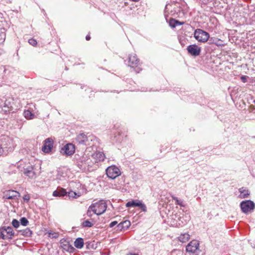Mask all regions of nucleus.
I'll return each mask as SVG.
<instances>
[{
    "label": "nucleus",
    "mask_w": 255,
    "mask_h": 255,
    "mask_svg": "<svg viewBox=\"0 0 255 255\" xmlns=\"http://www.w3.org/2000/svg\"><path fill=\"white\" fill-rule=\"evenodd\" d=\"M107 208L106 202L103 200H100L90 206L87 210V215L88 217H91L93 215L92 212H93L97 215H100L106 211Z\"/></svg>",
    "instance_id": "1"
},
{
    "label": "nucleus",
    "mask_w": 255,
    "mask_h": 255,
    "mask_svg": "<svg viewBox=\"0 0 255 255\" xmlns=\"http://www.w3.org/2000/svg\"><path fill=\"white\" fill-rule=\"evenodd\" d=\"M194 37L199 42H206L210 38L209 34L200 29H196L194 32Z\"/></svg>",
    "instance_id": "2"
},
{
    "label": "nucleus",
    "mask_w": 255,
    "mask_h": 255,
    "mask_svg": "<svg viewBox=\"0 0 255 255\" xmlns=\"http://www.w3.org/2000/svg\"><path fill=\"white\" fill-rule=\"evenodd\" d=\"M14 235L11 227H2L0 228V238L3 240L11 239Z\"/></svg>",
    "instance_id": "3"
},
{
    "label": "nucleus",
    "mask_w": 255,
    "mask_h": 255,
    "mask_svg": "<svg viewBox=\"0 0 255 255\" xmlns=\"http://www.w3.org/2000/svg\"><path fill=\"white\" fill-rule=\"evenodd\" d=\"M106 174L108 177L111 179H115L121 175L120 169L115 165L109 166L106 169Z\"/></svg>",
    "instance_id": "4"
},
{
    "label": "nucleus",
    "mask_w": 255,
    "mask_h": 255,
    "mask_svg": "<svg viewBox=\"0 0 255 255\" xmlns=\"http://www.w3.org/2000/svg\"><path fill=\"white\" fill-rule=\"evenodd\" d=\"M240 206L242 211L245 213H247L254 209L255 204L251 200H246L242 202Z\"/></svg>",
    "instance_id": "5"
},
{
    "label": "nucleus",
    "mask_w": 255,
    "mask_h": 255,
    "mask_svg": "<svg viewBox=\"0 0 255 255\" xmlns=\"http://www.w3.org/2000/svg\"><path fill=\"white\" fill-rule=\"evenodd\" d=\"M75 151V146L72 143H67L61 149V153L63 155L70 156L73 155Z\"/></svg>",
    "instance_id": "6"
},
{
    "label": "nucleus",
    "mask_w": 255,
    "mask_h": 255,
    "mask_svg": "<svg viewBox=\"0 0 255 255\" xmlns=\"http://www.w3.org/2000/svg\"><path fill=\"white\" fill-rule=\"evenodd\" d=\"M53 140L51 138H47L44 141L42 150L45 153H48L51 151L53 146Z\"/></svg>",
    "instance_id": "7"
},
{
    "label": "nucleus",
    "mask_w": 255,
    "mask_h": 255,
    "mask_svg": "<svg viewBox=\"0 0 255 255\" xmlns=\"http://www.w3.org/2000/svg\"><path fill=\"white\" fill-rule=\"evenodd\" d=\"M20 196V193L15 190H6L3 192L2 198L3 199H14Z\"/></svg>",
    "instance_id": "8"
},
{
    "label": "nucleus",
    "mask_w": 255,
    "mask_h": 255,
    "mask_svg": "<svg viewBox=\"0 0 255 255\" xmlns=\"http://www.w3.org/2000/svg\"><path fill=\"white\" fill-rule=\"evenodd\" d=\"M126 206L127 207H139L142 210V211H143V212L146 211V206L140 201L132 200V201H129L127 203Z\"/></svg>",
    "instance_id": "9"
},
{
    "label": "nucleus",
    "mask_w": 255,
    "mask_h": 255,
    "mask_svg": "<svg viewBox=\"0 0 255 255\" xmlns=\"http://www.w3.org/2000/svg\"><path fill=\"white\" fill-rule=\"evenodd\" d=\"M199 244L197 240H192L186 246L187 252L194 253L199 248Z\"/></svg>",
    "instance_id": "10"
},
{
    "label": "nucleus",
    "mask_w": 255,
    "mask_h": 255,
    "mask_svg": "<svg viewBox=\"0 0 255 255\" xmlns=\"http://www.w3.org/2000/svg\"><path fill=\"white\" fill-rule=\"evenodd\" d=\"M128 65L131 67H136L139 65V60L134 53L129 55L128 58Z\"/></svg>",
    "instance_id": "11"
},
{
    "label": "nucleus",
    "mask_w": 255,
    "mask_h": 255,
    "mask_svg": "<svg viewBox=\"0 0 255 255\" xmlns=\"http://www.w3.org/2000/svg\"><path fill=\"white\" fill-rule=\"evenodd\" d=\"M187 49L189 54L195 56L199 55L201 52V48L195 44L188 46Z\"/></svg>",
    "instance_id": "12"
},
{
    "label": "nucleus",
    "mask_w": 255,
    "mask_h": 255,
    "mask_svg": "<svg viewBox=\"0 0 255 255\" xmlns=\"http://www.w3.org/2000/svg\"><path fill=\"white\" fill-rule=\"evenodd\" d=\"M33 170V167L32 165L28 166L26 168H24L23 173L28 177L32 178L34 177L35 175V173Z\"/></svg>",
    "instance_id": "13"
},
{
    "label": "nucleus",
    "mask_w": 255,
    "mask_h": 255,
    "mask_svg": "<svg viewBox=\"0 0 255 255\" xmlns=\"http://www.w3.org/2000/svg\"><path fill=\"white\" fill-rule=\"evenodd\" d=\"M14 100L13 98L8 97L7 98L4 102V107L6 108L5 111H10L12 110L13 105L14 104Z\"/></svg>",
    "instance_id": "14"
},
{
    "label": "nucleus",
    "mask_w": 255,
    "mask_h": 255,
    "mask_svg": "<svg viewBox=\"0 0 255 255\" xmlns=\"http://www.w3.org/2000/svg\"><path fill=\"white\" fill-rule=\"evenodd\" d=\"M92 156L96 159V161L97 162L103 161L105 158V154L102 152H97L94 153Z\"/></svg>",
    "instance_id": "15"
},
{
    "label": "nucleus",
    "mask_w": 255,
    "mask_h": 255,
    "mask_svg": "<svg viewBox=\"0 0 255 255\" xmlns=\"http://www.w3.org/2000/svg\"><path fill=\"white\" fill-rule=\"evenodd\" d=\"M67 194L66 190L63 188H58L53 192V195L55 197L64 196Z\"/></svg>",
    "instance_id": "16"
},
{
    "label": "nucleus",
    "mask_w": 255,
    "mask_h": 255,
    "mask_svg": "<svg viewBox=\"0 0 255 255\" xmlns=\"http://www.w3.org/2000/svg\"><path fill=\"white\" fill-rule=\"evenodd\" d=\"M76 140L79 144H83L87 141L88 138L84 133H81L77 136Z\"/></svg>",
    "instance_id": "17"
},
{
    "label": "nucleus",
    "mask_w": 255,
    "mask_h": 255,
    "mask_svg": "<svg viewBox=\"0 0 255 255\" xmlns=\"http://www.w3.org/2000/svg\"><path fill=\"white\" fill-rule=\"evenodd\" d=\"M209 43L210 44H215L217 46H223L222 40L216 37H211L209 38Z\"/></svg>",
    "instance_id": "18"
},
{
    "label": "nucleus",
    "mask_w": 255,
    "mask_h": 255,
    "mask_svg": "<svg viewBox=\"0 0 255 255\" xmlns=\"http://www.w3.org/2000/svg\"><path fill=\"white\" fill-rule=\"evenodd\" d=\"M130 226V222L128 220H126L123 222L120 223L118 225V228L120 230H125L127 229Z\"/></svg>",
    "instance_id": "19"
},
{
    "label": "nucleus",
    "mask_w": 255,
    "mask_h": 255,
    "mask_svg": "<svg viewBox=\"0 0 255 255\" xmlns=\"http://www.w3.org/2000/svg\"><path fill=\"white\" fill-rule=\"evenodd\" d=\"M74 246L78 249H81L84 246V241L82 238L77 239L74 242Z\"/></svg>",
    "instance_id": "20"
},
{
    "label": "nucleus",
    "mask_w": 255,
    "mask_h": 255,
    "mask_svg": "<svg viewBox=\"0 0 255 255\" xmlns=\"http://www.w3.org/2000/svg\"><path fill=\"white\" fill-rule=\"evenodd\" d=\"M180 242L182 243H186L190 239V235L188 234H181L178 238Z\"/></svg>",
    "instance_id": "21"
},
{
    "label": "nucleus",
    "mask_w": 255,
    "mask_h": 255,
    "mask_svg": "<svg viewBox=\"0 0 255 255\" xmlns=\"http://www.w3.org/2000/svg\"><path fill=\"white\" fill-rule=\"evenodd\" d=\"M240 197L241 198H245L248 197L250 194L249 190L245 189L244 188H242L240 189Z\"/></svg>",
    "instance_id": "22"
},
{
    "label": "nucleus",
    "mask_w": 255,
    "mask_h": 255,
    "mask_svg": "<svg viewBox=\"0 0 255 255\" xmlns=\"http://www.w3.org/2000/svg\"><path fill=\"white\" fill-rule=\"evenodd\" d=\"M24 116L27 120L33 119L34 118V115L29 110H25L24 112Z\"/></svg>",
    "instance_id": "23"
},
{
    "label": "nucleus",
    "mask_w": 255,
    "mask_h": 255,
    "mask_svg": "<svg viewBox=\"0 0 255 255\" xmlns=\"http://www.w3.org/2000/svg\"><path fill=\"white\" fill-rule=\"evenodd\" d=\"M10 140L8 138H4V140L1 144L2 147H3L4 149L8 148V146L10 145Z\"/></svg>",
    "instance_id": "24"
},
{
    "label": "nucleus",
    "mask_w": 255,
    "mask_h": 255,
    "mask_svg": "<svg viewBox=\"0 0 255 255\" xmlns=\"http://www.w3.org/2000/svg\"><path fill=\"white\" fill-rule=\"evenodd\" d=\"M68 195L69 197L73 198H77V197H80V195L77 194V193L73 191H70L68 193Z\"/></svg>",
    "instance_id": "25"
},
{
    "label": "nucleus",
    "mask_w": 255,
    "mask_h": 255,
    "mask_svg": "<svg viewBox=\"0 0 255 255\" xmlns=\"http://www.w3.org/2000/svg\"><path fill=\"white\" fill-rule=\"evenodd\" d=\"M82 226L83 227H91L93 224L88 220H86L82 223Z\"/></svg>",
    "instance_id": "26"
},
{
    "label": "nucleus",
    "mask_w": 255,
    "mask_h": 255,
    "mask_svg": "<svg viewBox=\"0 0 255 255\" xmlns=\"http://www.w3.org/2000/svg\"><path fill=\"white\" fill-rule=\"evenodd\" d=\"M170 25L173 27H175L177 24H180L181 23L177 20L174 19H171L169 22Z\"/></svg>",
    "instance_id": "27"
},
{
    "label": "nucleus",
    "mask_w": 255,
    "mask_h": 255,
    "mask_svg": "<svg viewBox=\"0 0 255 255\" xmlns=\"http://www.w3.org/2000/svg\"><path fill=\"white\" fill-rule=\"evenodd\" d=\"M172 198L175 200L176 204L180 206H183V202L181 200H178V198L174 196H172Z\"/></svg>",
    "instance_id": "28"
},
{
    "label": "nucleus",
    "mask_w": 255,
    "mask_h": 255,
    "mask_svg": "<svg viewBox=\"0 0 255 255\" xmlns=\"http://www.w3.org/2000/svg\"><path fill=\"white\" fill-rule=\"evenodd\" d=\"M32 234V232L29 229H26V230L22 231V235L26 236H30Z\"/></svg>",
    "instance_id": "29"
},
{
    "label": "nucleus",
    "mask_w": 255,
    "mask_h": 255,
    "mask_svg": "<svg viewBox=\"0 0 255 255\" xmlns=\"http://www.w3.org/2000/svg\"><path fill=\"white\" fill-rule=\"evenodd\" d=\"M28 221L26 218L23 217L20 219V223L23 226H26L28 224Z\"/></svg>",
    "instance_id": "30"
},
{
    "label": "nucleus",
    "mask_w": 255,
    "mask_h": 255,
    "mask_svg": "<svg viewBox=\"0 0 255 255\" xmlns=\"http://www.w3.org/2000/svg\"><path fill=\"white\" fill-rule=\"evenodd\" d=\"M12 225L14 228H17L19 226V222L17 220L13 219L12 221Z\"/></svg>",
    "instance_id": "31"
},
{
    "label": "nucleus",
    "mask_w": 255,
    "mask_h": 255,
    "mask_svg": "<svg viewBox=\"0 0 255 255\" xmlns=\"http://www.w3.org/2000/svg\"><path fill=\"white\" fill-rule=\"evenodd\" d=\"M28 42L30 44L33 46H35L37 44V41L36 40L33 38L30 39L28 41Z\"/></svg>",
    "instance_id": "32"
},
{
    "label": "nucleus",
    "mask_w": 255,
    "mask_h": 255,
    "mask_svg": "<svg viewBox=\"0 0 255 255\" xmlns=\"http://www.w3.org/2000/svg\"><path fill=\"white\" fill-rule=\"evenodd\" d=\"M23 199L24 200L28 202L30 200V195L28 194H26L23 196Z\"/></svg>",
    "instance_id": "33"
},
{
    "label": "nucleus",
    "mask_w": 255,
    "mask_h": 255,
    "mask_svg": "<svg viewBox=\"0 0 255 255\" xmlns=\"http://www.w3.org/2000/svg\"><path fill=\"white\" fill-rule=\"evenodd\" d=\"M4 154V150L3 147L0 144V155H2Z\"/></svg>",
    "instance_id": "34"
},
{
    "label": "nucleus",
    "mask_w": 255,
    "mask_h": 255,
    "mask_svg": "<svg viewBox=\"0 0 255 255\" xmlns=\"http://www.w3.org/2000/svg\"><path fill=\"white\" fill-rule=\"evenodd\" d=\"M118 223V222L117 221H113V222H112L110 224V227H113L114 226H115L116 225H117Z\"/></svg>",
    "instance_id": "35"
},
{
    "label": "nucleus",
    "mask_w": 255,
    "mask_h": 255,
    "mask_svg": "<svg viewBox=\"0 0 255 255\" xmlns=\"http://www.w3.org/2000/svg\"><path fill=\"white\" fill-rule=\"evenodd\" d=\"M241 79L243 81V82L245 83L247 81V79L245 76H242Z\"/></svg>",
    "instance_id": "36"
},
{
    "label": "nucleus",
    "mask_w": 255,
    "mask_h": 255,
    "mask_svg": "<svg viewBox=\"0 0 255 255\" xmlns=\"http://www.w3.org/2000/svg\"><path fill=\"white\" fill-rule=\"evenodd\" d=\"M91 39V36L90 35H87L86 36V39L87 40H90Z\"/></svg>",
    "instance_id": "37"
},
{
    "label": "nucleus",
    "mask_w": 255,
    "mask_h": 255,
    "mask_svg": "<svg viewBox=\"0 0 255 255\" xmlns=\"http://www.w3.org/2000/svg\"><path fill=\"white\" fill-rule=\"evenodd\" d=\"M127 255H138L135 254L129 253Z\"/></svg>",
    "instance_id": "38"
}]
</instances>
